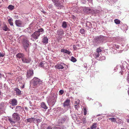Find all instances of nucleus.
<instances>
[{
    "label": "nucleus",
    "mask_w": 129,
    "mask_h": 129,
    "mask_svg": "<svg viewBox=\"0 0 129 129\" xmlns=\"http://www.w3.org/2000/svg\"><path fill=\"white\" fill-rule=\"evenodd\" d=\"M22 46L25 51L27 52L29 50V42L27 38H24L22 41Z\"/></svg>",
    "instance_id": "nucleus-1"
},
{
    "label": "nucleus",
    "mask_w": 129,
    "mask_h": 129,
    "mask_svg": "<svg viewBox=\"0 0 129 129\" xmlns=\"http://www.w3.org/2000/svg\"><path fill=\"white\" fill-rule=\"evenodd\" d=\"M32 82H33V85L34 86L40 85L42 84V81L36 77H34L33 78L32 80Z\"/></svg>",
    "instance_id": "nucleus-2"
},
{
    "label": "nucleus",
    "mask_w": 129,
    "mask_h": 129,
    "mask_svg": "<svg viewBox=\"0 0 129 129\" xmlns=\"http://www.w3.org/2000/svg\"><path fill=\"white\" fill-rule=\"evenodd\" d=\"M40 34L38 31H35L31 35V39L34 41L35 40L37 39L40 36Z\"/></svg>",
    "instance_id": "nucleus-3"
},
{
    "label": "nucleus",
    "mask_w": 129,
    "mask_h": 129,
    "mask_svg": "<svg viewBox=\"0 0 129 129\" xmlns=\"http://www.w3.org/2000/svg\"><path fill=\"white\" fill-rule=\"evenodd\" d=\"M104 37L103 36H100L96 37L95 38V41L96 43H98L100 42L103 41Z\"/></svg>",
    "instance_id": "nucleus-4"
},
{
    "label": "nucleus",
    "mask_w": 129,
    "mask_h": 129,
    "mask_svg": "<svg viewBox=\"0 0 129 129\" xmlns=\"http://www.w3.org/2000/svg\"><path fill=\"white\" fill-rule=\"evenodd\" d=\"M57 96L55 94H53L52 96L50 98V102L51 104L54 105L56 101Z\"/></svg>",
    "instance_id": "nucleus-5"
},
{
    "label": "nucleus",
    "mask_w": 129,
    "mask_h": 129,
    "mask_svg": "<svg viewBox=\"0 0 129 129\" xmlns=\"http://www.w3.org/2000/svg\"><path fill=\"white\" fill-rule=\"evenodd\" d=\"M12 116L14 120L16 121H19L20 119V117L19 114L17 113H14L12 115Z\"/></svg>",
    "instance_id": "nucleus-6"
},
{
    "label": "nucleus",
    "mask_w": 129,
    "mask_h": 129,
    "mask_svg": "<svg viewBox=\"0 0 129 129\" xmlns=\"http://www.w3.org/2000/svg\"><path fill=\"white\" fill-rule=\"evenodd\" d=\"M39 66L43 68H46L47 66V64L45 61H40L39 62Z\"/></svg>",
    "instance_id": "nucleus-7"
},
{
    "label": "nucleus",
    "mask_w": 129,
    "mask_h": 129,
    "mask_svg": "<svg viewBox=\"0 0 129 129\" xmlns=\"http://www.w3.org/2000/svg\"><path fill=\"white\" fill-rule=\"evenodd\" d=\"M34 74L33 71L32 70H28L27 72L26 77L27 78H29L32 76Z\"/></svg>",
    "instance_id": "nucleus-8"
},
{
    "label": "nucleus",
    "mask_w": 129,
    "mask_h": 129,
    "mask_svg": "<svg viewBox=\"0 0 129 129\" xmlns=\"http://www.w3.org/2000/svg\"><path fill=\"white\" fill-rule=\"evenodd\" d=\"M22 60L23 63H27L30 62L31 59L30 58L23 57L22 58Z\"/></svg>",
    "instance_id": "nucleus-9"
},
{
    "label": "nucleus",
    "mask_w": 129,
    "mask_h": 129,
    "mask_svg": "<svg viewBox=\"0 0 129 129\" xmlns=\"http://www.w3.org/2000/svg\"><path fill=\"white\" fill-rule=\"evenodd\" d=\"M10 103L12 106H15L17 105V101L16 99H13L10 100Z\"/></svg>",
    "instance_id": "nucleus-10"
},
{
    "label": "nucleus",
    "mask_w": 129,
    "mask_h": 129,
    "mask_svg": "<svg viewBox=\"0 0 129 129\" xmlns=\"http://www.w3.org/2000/svg\"><path fill=\"white\" fill-rule=\"evenodd\" d=\"M15 23L16 25L18 27H21L22 26V22L21 21L19 20H16Z\"/></svg>",
    "instance_id": "nucleus-11"
},
{
    "label": "nucleus",
    "mask_w": 129,
    "mask_h": 129,
    "mask_svg": "<svg viewBox=\"0 0 129 129\" xmlns=\"http://www.w3.org/2000/svg\"><path fill=\"white\" fill-rule=\"evenodd\" d=\"M70 100L69 99L67 100L63 103L64 106H68L70 105Z\"/></svg>",
    "instance_id": "nucleus-12"
},
{
    "label": "nucleus",
    "mask_w": 129,
    "mask_h": 129,
    "mask_svg": "<svg viewBox=\"0 0 129 129\" xmlns=\"http://www.w3.org/2000/svg\"><path fill=\"white\" fill-rule=\"evenodd\" d=\"M62 64L58 63L55 66V67L58 69H62L64 67Z\"/></svg>",
    "instance_id": "nucleus-13"
},
{
    "label": "nucleus",
    "mask_w": 129,
    "mask_h": 129,
    "mask_svg": "<svg viewBox=\"0 0 129 129\" xmlns=\"http://www.w3.org/2000/svg\"><path fill=\"white\" fill-rule=\"evenodd\" d=\"M66 120V118L64 117H61L59 120L58 122L59 123H62L64 122Z\"/></svg>",
    "instance_id": "nucleus-14"
},
{
    "label": "nucleus",
    "mask_w": 129,
    "mask_h": 129,
    "mask_svg": "<svg viewBox=\"0 0 129 129\" xmlns=\"http://www.w3.org/2000/svg\"><path fill=\"white\" fill-rule=\"evenodd\" d=\"M16 57L19 58H22L24 57V55L22 53H18L16 55Z\"/></svg>",
    "instance_id": "nucleus-15"
},
{
    "label": "nucleus",
    "mask_w": 129,
    "mask_h": 129,
    "mask_svg": "<svg viewBox=\"0 0 129 129\" xmlns=\"http://www.w3.org/2000/svg\"><path fill=\"white\" fill-rule=\"evenodd\" d=\"M61 52L64 53L68 54H70L71 53V52L70 51L66 49H65L63 48L61 50Z\"/></svg>",
    "instance_id": "nucleus-16"
},
{
    "label": "nucleus",
    "mask_w": 129,
    "mask_h": 129,
    "mask_svg": "<svg viewBox=\"0 0 129 129\" xmlns=\"http://www.w3.org/2000/svg\"><path fill=\"white\" fill-rule=\"evenodd\" d=\"M2 29L3 30L5 31H9L10 30V29L6 24H4L2 27Z\"/></svg>",
    "instance_id": "nucleus-17"
},
{
    "label": "nucleus",
    "mask_w": 129,
    "mask_h": 129,
    "mask_svg": "<svg viewBox=\"0 0 129 129\" xmlns=\"http://www.w3.org/2000/svg\"><path fill=\"white\" fill-rule=\"evenodd\" d=\"M55 5L58 9H61L63 7L62 5L60 4V2H59L57 3H56Z\"/></svg>",
    "instance_id": "nucleus-18"
},
{
    "label": "nucleus",
    "mask_w": 129,
    "mask_h": 129,
    "mask_svg": "<svg viewBox=\"0 0 129 129\" xmlns=\"http://www.w3.org/2000/svg\"><path fill=\"white\" fill-rule=\"evenodd\" d=\"M41 106L42 108H44L45 109H46L48 108L46 104L44 102H42L41 103Z\"/></svg>",
    "instance_id": "nucleus-19"
},
{
    "label": "nucleus",
    "mask_w": 129,
    "mask_h": 129,
    "mask_svg": "<svg viewBox=\"0 0 129 129\" xmlns=\"http://www.w3.org/2000/svg\"><path fill=\"white\" fill-rule=\"evenodd\" d=\"M15 110L16 112H19L21 110V107L20 106H17Z\"/></svg>",
    "instance_id": "nucleus-20"
},
{
    "label": "nucleus",
    "mask_w": 129,
    "mask_h": 129,
    "mask_svg": "<svg viewBox=\"0 0 129 129\" xmlns=\"http://www.w3.org/2000/svg\"><path fill=\"white\" fill-rule=\"evenodd\" d=\"M48 39L47 37H44L42 42L44 43L47 44L48 43Z\"/></svg>",
    "instance_id": "nucleus-21"
},
{
    "label": "nucleus",
    "mask_w": 129,
    "mask_h": 129,
    "mask_svg": "<svg viewBox=\"0 0 129 129\" xmlns=\"http://www.w3.org/2000/svg\"><path fill=\"white\" fill-rule=\"evenodd\" d=\"M62 26L63 28H66L67 26V22L65 21H63L62 22Z\"/></svg>",
    "instance_id": "nucleus-22"
},
{
    "label": "nucleus",
    "mask_w": 129,
    "mask_h": 129,
    "mask_svg": "<svg viewBox=\"0 0 129 129\" xmlns=\"http://www.w3.org/2000/svg\"><path fill=\"white\" fill-rule=\"evenodd\" d=\"M96 124L97 123H93L90 127L91 129H95L96 127Z\"/></svg>",
    "instance_id": "nucleus-23"
},
{
    "label": "nucleus",
    "mask_w": 129,
    "mask_h": 129,
    "mask_svg": "<svg viewBox=\"0 0 129 129\" xmlns=\"http://www.w3.org/2000/svg\"><path fill=\"white\" fill-rule=\"evenodd\" d=\"M116 121L115 122L116 123L118 124H120L122 123V120L118 118H116Z\"/></svg>",
    "instance_id": "nucleus-24"
},
{
    "label": "nucleus",
    "mask_w": 129,
    "mask_h": 129,
    "mask_svg": "<svg viewBox=\"0 0 129 129\" xmlns=\"http://www.w3.org/2000/svg\"><path fill=\"white\" fill-rule=\"evenodd\" d=\"M35 119L34 118H31L27 119V121L28 122H31L34 121Z\"/></svg>",
    "instance_id": "nucleus-25"
},
{
    "label": "nucleus",
    "mask_w": 129,
    "mask_h": 129,
    "mask_svg": "<svg viewBox=\"0 0 129 129\" xmlns=\"http://www.w3.org/2000/svg\"><path fill=\"white\" fill-rule=\"evenodd\" d=\"M100 55V54L96 52L94 53L93 56L95 58H97L99 57Z\"/></svg>",
    "instance_id": "nucleus-26"
},
{
    "label": "nucleus",
    "mask_w": 129,
    "mask_h": 129,
    "mask_svg": "<svg viewBox=\"0 0 129 129\" xmlns=\"http://www.w3.org/2000/svg\"><path fill=\"white\" fill-rule=\"evenodd\" d=\"M38 31L39 32V34H40V35L42 34L43 32L44 31V30L42 28H41L39 29L38 31Z\"/></svg>",
    "instance_id": "nucleus-27"
},
{
    "label": "nucleus",
    "mask_w": 129,
    "mask_h": 129,
    "mask_svg": "<svg viewBox=\"0 0 129 129\" xmlns=\"http://www.w3.org/2000/svg\"><path fill=\"white\" fill-rule=\"evenodd\" d=\"M58 33L59 35H61L63 34L64 32L62 29H61L58 31Z\"/></svg>",
    "instance_id": "nucleus-28"
},
{
    "label": "nucleus",
    "mask_w": 129,
    "mask_h": 129,
    "mask_svg": "<svg viewBox=\"0 0 129 129\" xmlns=\"http://www.w3.org/2000/svg\"><path fill=\"white\" fill-rule=\"evenodd\" d=\"M15 91L16 93L19 94H20L21 93L20 90L18 88H16L15 89Z\"/></svg>",
    "instance_id": "nucleus-29"
},
{
    "label": "nucleus",
    "mask_w": 129,
    "mask_h": 129,
    "mask_svg": "<svg viewBox=\"0 0 129 129\" xmlns=\"http://www.w3.org/2000/svg\"><path fill=\"white\" fill-rule=\"evenodd\" d=\"M109 119L110 120L111 122H115L117 120L116 118L113 117L109 118Z\"/></svg>",
    "instance_id": "nucleus-30"
},
{
    "label": "nucleus",
    "mask_w": 129,
    "mask_h": 129,
    "mask_svg": "<svg viewBox=\"0 0 129 129\" xmlns=\"http://www.w3.org/2000/svg\"><path fill=\"white\" fill-rule=\"evenodd\" d=\"M83 111L84 113V114L86 115L87 114V108L86 106H84L83 107Z\"/></svg>",
    "instance_id": "nucleus-31"
},
{
    "label": "nucleus",
    "mask_w": 129,
    "mask_h": 129,
    "mask_svg": "<svg viewBox=\"0 0 129 129\" xmlns=\"http://www.w3.org/2000/svg\"><path fill=\"white\" fill-rule=\"evenodd\" d=\"M8 119L9 121L11 123H15V121L13 119H12L11 118L8 117Z\"/></svg>",
    "instance_id": "nucleus-32"
},
{
    "label": "nucleus",
    "mask_w": 129,
    "mask_h": 129,
    "mask_svg": "<svg viewBox=\"0 0 129 129\" xmlns=\"http://www.w3.org/2000/svg\"><path fill=\"white\" fill-rule=\"evenodd\" d=\"M12 21L13 20L11 18L9 19L8 20V21L10 25L11 26L13 25V23Z\"/></svg>",
    "instance_id": "nucleus-33"
},
{
    "label": "nucleus",
    "mask_w": 129,
    "mask_h": 129,
    "mask_svg": "<svg viewBox=\"0 0 129 129\" xmlns=\"http://www.w3.org/2000/svg\"><path fill=\"white\" fill-rule=\"evenodd\" d=\"M14 7L11 5H9L8 7V9L11 10L14 9Z\"/></svg>",
    "instance_id": "nucleus-34"
},
{
    "label": "nucleus",
    "mask_w": 129,
    "mask_h": 129,
    "mask_svg": "<svg viewBox=\"0 0 129 129\" xmlns=\"http://www.w3.org/2000/svg\"><path fill=\"white\" fill-rule=\"evenodd\" d=\"M115 23L117 24H119L120 23V21L118 19H115L114 20Z\"/></svg>",
    "instance_id": "nucleus-35"
},
{
    "label": "nucleus",
    "mask_w": 129,
    "mask_h": 129,
    "mask_svg": "<svg viewBox=\"0 0 129 129\" xmlns=\"http://www.w3.org/2000/svg\"><path fill=\"white\" fill-rule=\"evenodd\" d=\"M71 60L72 61L74 62H76V58H75L73 57L72 56L71 57Z\"/></svg>",
    "instance_id": "nucleus-36"
},
{
    "label": "nucleus",
    "mask_w": 129,
    "mask_h": 129,
    "mask_svg": "<svg viewBox=\"0 0 129 129\" xmlns=\"http://www.w3.org/2000/svg\"><path fill=\"white\" fill-rule=\"evenodd\" d=\"M102 50L100 48H98L96 49V52L99 53L100 52H101Z\"/></svg>",
    "instance_id": "nucleus-37"
},
{
    "label": "nucleus",
    "mask_w": 129,
    "mask_h": 129,
    "mask_svg": "<svg viewBox=\"0 0 129 129\" xmlns=\"http://www.w3.org/2000/svg\"><path fill=\"white\" fill-rule=\"evenodd\" d=\"M80 100H76L75 103V105H79Z\"/></svg>",
    "instance_id": "nucleus-38"
},
{
    "label": "nucleus",
    "mask_w": 129,
    "mask_h": 129,
    "mask_svg": "<svg viewBox=\"0 0 129 129\" xmlns=\"http://www.w3.org/2000/svg\"><path fill=\"white\" fill-rule=\"evenodd\" d=\"M80 32L82 34H85V31H84V29H81L80 30Z\"/></svg>",
    "instance_id": "nucleus-39"
},
{
    "label": "nucleus",
    "mask_w": 129,
    "mask_h": 129,
    "mask_svg": "<svg viewBox=\"0 0 129 129\" xmlns=\"http://www.w3.org/2000/svg\"><path fill=\"white\" fill-rule=\"evenodd\" d=\"M64 92V91L63 90H61L59 91V93L60 95H62Z\"/></svg>",
    "instance_id": "nucleus-40"
},
{
    "label": "nucleus",
    "mask_w": 129,
    "mask_h": 129,
    "mask_svg": "<svg viewBox=\"0 0 129 129\" xmlns=\"http://www.w3.org/2000/svg\"><path fill=\"white\" fill-rule=\"evenodd\" d=\"M75 107L76 109H78V108L79 107V105H75Z\"/></svg>",
    "instance_id": "nucleus-41"
},
{
    "label": "nucleus",
    "mask_w": 129,
    "mask_h": 129,
    "mask_svg": "<svg viewBox=\"0 0 129 129\" xmlns=\"http://www.w3.org/2000/svg\"><path fill=\"white\" fill-rule=\"evenodd\" d=\"M126 79L128 83L129 84V75L127 76Z\"/></svg>",
    "instance_id": "nucleus-42"
},
{
    "label": "nucleus",
    "mask_w": 129,
    "mask_h": 129,
    "mask_svg": "<svg viewBox=\"0 0 129 129\" xmlns=\"http://www.w3.org/2000/svg\"><path fill=\"white\" fill-rule=\"evenodd\" d=\"M4 56V54H2L0 52V57H3Z\"/></svg>",
    "instance_id": "nucleus-43"
},
{
    "label": "nucleus",
    "mask_w": 129,
    "mask_h": 129,
    "mask_svg": "<svg viewBox=\"0 0 129 129\" xmlns=\"http://www.w3.org/2000/svg\"><path fill=\"white\" fill-rule=\"evenodd\" d=\"M52 129H61L60 127H54L52 128Z\"/></svg>",
    "instance_id": "nucleus-44"
},
{
    "label": "nucleus",
    "mask_w": 129,
    "mask_h": 129,
    "mask_svg": "<svg viewBox=\"0 0 129 129\" xmlns=\"http://www.w3.org/2000/svg\"><path fill=\"white\" fill-rule=\"evenodd\" d=\"M36 120L37 123L41 121V120L40 119H37Z\"/></svg>",
    "instance_id": "nucleus-45"
},
{
    "label": "nucleus",
    "mask_w": 129,
    "mask_h": 129,
    "mask_svg": "<svg viewBox=\"0 0 129 129\" xmlns=\"http://www.w3.org/2000/svg\"><path fill=\"white\" fill-rule=\"evenodd\" d=\"M46 129H52V128H51V126H49L47 127Z\"/></svg>",
    "instance_id": "nucleus-46"
},
{
    "label": "nucleus",
    "mask_w": 129,
    "mask_h": 129,
    "mask_svg": "<svg viewBox=\"0 0 129 129\" xmlns=\"http://www.w3.org/2000/svg\"><path fill=\"white\" fill-rule=\"evenodd\" d=\"M73 48L74 50H76L77 49L75 45L73 46Z\"/></svg>",
    "instance_id": "nucleus-47"
},
{
    "label": "nucleus",
    "mask_w": 129,
    "mask_h": 129,
    "mask_svg": "<svg viewBox=\"0 0 129 129\" xmlns=\"http://www.w3.org/2000/svg\"><path fill=\"white\" fill-rule=\"evenodd\" d=\"M42 9V10H41V12H42L44 13H45L46 12H45V11H44V10H43Z\"/></svg>",
    "instance_id": "nucleus-48"
},
{
    "label": "nucleus",
    "mask_w": 129,
    "mask_h": 129,
    "mask_svg": "<svg viewBox=\"0 0 129 129\" xmlns=\"http://www.w3.org/2000/svg\"><path fill=\"white\" fill-rule=\"evenodd\" d=\"M123 72L122 71H120V73L121 74V75H123Z\"/></svg>",
    "instance_id": "nucleus-49"
},
{
    "label": "nucleus",
    "mask_w": 129,
    "mask_h": 129,
    "mask_svg": "<svg viewBox=\"0 0 129 129\" xmlns=\"http://www.w3.org/2000/svg\"><path fill=\"white\" fill-rule=\"evenodd\" d=\"M126 121L127 122L129 123V119H127Z\"/></svg>",
    "instance_id": "nucleus-50"
},
{
    "label": "nucleus",
    "mask_w": 129,
    "mask_h": 129,
    "mask_svg": "<svg viewBox=\"0 0 129 129\" xmlns=\"http://www.w3.org/2000/svg\"><path fill=\"white\" fill-rule=\"evenodd\" d=\"M127 68L129 70V65L127 66Z\"/></svg>",
    "instance_id": "nucleus-51"
},
{
    "label": "nucleus",
    "mask_w": 129,
    "mask_h": 129,
    "mask_svg": "<svg viewBox=\"0 0 129 129\" xmlns=\"http://www.w3.org/2000/svg\"><path fill=\"white\" fill-rule=\"evenodd\" d=\"M2 75L1 74H0V78H1V77Z\"/></svg>",
    "instance_id": "nucleus-52"
},
{
    "label": "nucleus",
    "mask_w": 129,
    "mask_h": 129,
    "mask_svg": "<svg viewBox=\"0 0 129 129\" xmlns=\"http://www.w3.org/2000/svg\"><path fill=\"white\" fill-rule=\"evenodd\" d=\"M61 2L62 3L63 2H64V1L63 0H61Z\"/></svg>",
    "instance_id": "nucleus-53"
},
{
    "label": "nucleus",
    "mask_w": 129,
    "mask_h": 129,
    "mask_svg": "<svg viewBox=\"0 0 129 129\" xmlns=\"http://www.w3.org/2000/svg\"><path fill=\"white\" fill-rule=\"evenodd\" d=\"M11 108L12 109H13V107H11Z\"/></svg>",
    "instance_id": "nucleus-54"
},
{
    "label": "nucleus",
    "mask_w": 129,
    "mask_h": 129,
    "mask_svg": "<svg viewBox=\"0 0 129 129\" xmlns=\"http://www.w3.org/2000/svg\"><path fill=\"white\" fill-rule=\"evenodd\" d=\"M121 129H125L124 128H121Z\"/></svg>",
    "instance_id": "nucleus-55"
},
{
    "label": "nucleus",
    "mask_w": 129,
    "mask_h": 129,
    "mask_svg": "<svg viewBox=\"0 0 129 129\" xmlns=\"http://www.w3.org/2000/svg\"><path fill=\"white\" fill-rule=\"evenodd\" d=\"M100 105H101V106H102V105H101V104H100Z\"/></svg>",
    "instance_id": "nucleus-56"
},
{
    "label": "nucleus",
    "mask_w": 129,
    "mask_h": 129,
    "mask_svg": "<svg viewBox=\"0 0 129 129\" xmlns=\"http://www.w3.org/2000/svg\"><path fill=\"white\" fill-rule=\"evenodd\" d=\"M90 9H89V11H90Z\"/></svg>",
    "instance_id": "nucleus-57"
},
{
    "label": "nucleus",
    "mask_w": 129,
    "mask_h": 129,
    "mask_svg": "<svg viewBox=\"0 0 129 129\" xmlns=\"http://www.w3.org/2000/svg\"><path fill=\"white\" fill-rule=\"evenodd\" d=\"M24 86H23V87H22L23 88V87H24Z\"/></svg>",
    "instance_id": "nucleus-58"
},
{
    "label": "nucleus",
    "mask_w": 129,
    "mask_h": 129,
    "mask_svg": "<svg viewBox=\"0 0 129 129\" xmlns=\"http://www.w3.org/2000/svg\"><path fill=\"white\" fill-rule=\"evenodd\" d=\"M87 129H90L89 128H87Z\"/></svg>",
    "instance_id": "nucleus-59"
},
{
    "label": "nucleus",
    "mask_w": 129,
    "mask_h": 129,
    "mask_svg": "<svg viewBox=\"0 0 129 129\" xmlns=\"http://www.w3.org/2000/svg\"><path fill=\"white\" fill-rule=\"evenodd\" d=\"M11 129H14V128H11Z\"/></svg>",
    "instance_id": "nucleus-60"
},
{
    "label": "nucleus",
    "mask_w": 129,
    "mask_h": 129,
    "mask_svg": "<svg viewBox=\"0 0 129 129\" xmlns=\"http://www.w3.org/2000/svg\"><path fill=\"white\" fill-rule=\"evenodd\" d=\"M98 116H100V115H98Z\"/></svg>",
    "instance_id": "nucleus-61"
}]
</instances>
